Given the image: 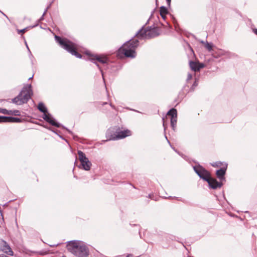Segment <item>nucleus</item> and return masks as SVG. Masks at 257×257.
<instances>
[{"mask_svg":"<svg viewBox=\"0 0 257 257\" xmlns=\"http://www.w3.org/2000/svg\"><path fill=\"white\" fill-rule=\"evenodd\" d=\"M69 252L77 257H87L89 254V249L84 242L73 240L69 241L67 245Z\"/></svg>","mask_w":257,"mask_h":257,"instance_id":"f257e3e1","label":"nucleus"},{"mask_svg":"<svg viewBox=\"0 0 257 257\" xmlns=\"http://www.w3.org/2000/svg\"><path fill=\"white\" fill-rule=\"evenodd\" d=\"M138 40H130L125 43L119 48L118 52L123 54L125 57L131 58H134L136 57V50L139 46Z\"/></svg>","mask_w":257,"mask_h":257,"instance_id":"f03ea898","label":"nucleus"},{"mask_svg":"<svg viewBox=\"0 0 257 257\" xmlns=\"http://www.w3.org/2000/svg\"><path fill=\"white\" fill-rule=\"evenodd\" d=\"M32 94L33 91L31 85H26L23 87L20 94L12 99V101L17 105H22L27 103L31 98Z\"/></svg>","mask_w":257,"mask_h":257,"instance_id":"7ed1b4c3","label":"nucleus"},{"mask_svg":"<svg viewBox=\"0 0 257 257\" xmlns=\"http://www.w3.org/2000/svg\"><path fill=\"white\" fill-rule=\"evenodd\" d=\"M55 40L59 44L60 46L63 49L67 50L68 52L72 55L76 56L77 58H81V55L78 53L76 51V45L67 39H62L60 37L55 36Z\"/></svg>","mask_w":257,"mask_h":257,"instance_id":"20e7f679","label":"nucleus"},{"mask_svg":"<svg viewBox=\"0 0 257 257\" xmlns=\"http://www.w3.org/2000/svg\"><path fill=\"white\" fill-rule=\"evenodd\" d=\"M159 30L155 27H150L144 29L142 28L136 34V36L140 39H150L158 36Z\"/></svg>","mask_w":257,"mask_h":257,"instance_id":"39448f33","label":"nucleus"},{"mask_svg":"<svg viewBox=\"0 0 257 257\" xmlns=\"http://www.w3.org/2000/svg\"><path fill=\"white\" fill-rule=\"evenodd\" d=\"M78 155L83 169L86 171L89 170L91 166V163L86 157L85 154L81 151H78Z\"/></svg>","mask_w":257,"mask_h":257,"instance_id":"423d86ee","label":"nucleus"},{"mask_svg":"<svg viewBox=\"0 0 257 257\" xmlns=\"http://www.w3.org/2000/svg\"><path fill=\"white\" fill-rule=\"evenodd\" d=\"M195 172L202 179L207 181L210 177V174L208 171L200 166H196L193 167Z\"/></svg>","mask_w":257,"mask_h":257,"instance_id":"0eeeda50","label":"nucleus"},{"mask_svg":"<svg viewBox=\"0 0 257 257\" xmlns=\"http://www.w3.org/2000/svg\"><path fill=\"white\" fill-rule=\"evenodd\" d=\"M90 60L93 63L95 64L99 68V66L97 62H100L102 64L107 63L108 62L107 58L103 55H92L90 56Z\"/></svg>","mask_w":257,"mask_h":257,"instance_id":"6e6552de","label":"nucleus"},{"mask_svg":"<svg viewBox=\"0 0 257 257\" xmlns=\"http://www.w3.org/2000/svg\"><path fill=\"white\" fill-rule=\"evenodd\" d=\"M0 250L9 255H14V252L9 244L3 239H0Z\"/></svg>","mask_w":257,"mask_h":257,"instance_id":"1a4fd4ad","label":"nucleus"},{"mask_svg":"<svg viewBox=\"0 0 257 257\" xmlns=\"http://www.w3.org/2000/svg\"><path fill=\"white\" fill-rule=\"evenodd\" d=\"M131 135V132L128 130H125L122 131H120L117 133V135L112 137L110 138V140H118L124 138L126 137L130 136Z\"/></svg>","mask_w":257,"mask_h":257,"instance_id":"9d476101","label":"nucleus"},{"mask_svg":"<svg viewBox=\"0 0 257 257\" xmlns=\"http://www.w3.org/2000/svg\"><path fill=\"white\" fill-rule=\"evenodd\" d=\"M189 65L191 69L194 71H198L204 67V64L195 61H190Z\"/></svg>","mask_w":257,"mask_h":257,"instance_id":"9b49d317","label":"nucleus"},{"mask_svg":"<svg viewBox=\"0 0 257 257\" xmlns=\"http://www.w3.org/2000/svg\"><path fill=\"white\" fill-rule=\"evenodd\" d=\"M207 182L210 187L213 189L220 188L222 185L221 183L218 182L215 179L212 178L211 177L207 181Z\"/></svg>","mask_w":257,"mask_h":257,"instance_id":"f8f14e48","label":"nucleus"},{"mask_svg":"<svg viewBox=\"0 0 257 257\" xmlns=\"http://www.w3.org/2000/svg\"><path fill=\"white\" fill-rule=\"evenodd\" d=\"M21 119L14 117H8L0 116V122H20Z\"/></svg>","mask_w":257,"mask_h":257,"instance_id":"ddd939ff","label":"nucleus"},{"mask_svg":"<svg viewBox=\"0 0 257 257\" xmlns=\"http://www.w3.org/2000/svg\"><path fill=\"white\" fill-rule=\"evenodd\" d=\"M227 168V165L226 164H224L223 167L220 169L219 170H217L216 174L218 179L221 181L223 180L224 175H225L226 170Z\"/></svg>","mask_w":257,"mask_h":257,"instance_id":"4468645a","label":"nucleus"},{"mask_svg":"<svg viewBox=\"0 0 257 257\" xmlns=\"http://www.w3.org/2000/svg\"><path fill=\"white\" fill-rule=\"evenodd\" d=\"M43 118L51 124L58 127H60V124L55 122L49 114H47V112L44 113Z\"/></svg>","mask_w":257,"mask_h":257,"instance_id":"2eb2a0df","label":"nucleus"},{"mask_svg":"<svg viewBox=\"0 0 257 257\" xmlns=\"http://www.w3.org/2000/svg\"><path fill=\"white\" fill-rule=\"evenodd\" d=\"M38 108L42 112H47V110L45 105L43 103H39L38 104Z\"/></svg>","mask_w":257,"mask_h":257,"instance_id":"dca6fc26","label":"nucleus"},{"mask_svg":"<svg viewBox=\"0 0 257 257\" xmlns=\"http://www.w3.org/2000/svg\"><path fill=\"white\" fill-rule=\"evenodd\" d=\"M168 115H170L172 117L176 116H177V110L175 108H172L170 109L167 113Z\"/></svg>","mask_w":257,"mask_h":257,"instance_id":"f3484780","label":"nucleus"},{"mask_svg":"<svg viewBox=\"0 0 257 257\" xmlns=\"http://www.w3.org/2000/svg\"><path fill=\"white\" fill-rule=\"evenodd\" d=\"M168 10L165 7L162 6L160 7V15H166L168 14Z\"/></svg>","mask_w":257,"mask_h":257,"instance_id":"a211bd4d","label":"nucleus"},{"mask_svg":"<svg viewBox=\"0 0 257 257\" xmlns=\"http://www.w3.org/2000/svg\"><path fill=\"white\" fill-rule=\"evenodd\" d=\"M227 53H228V52H226V51H225L224 50H220L219 52L217 54L216 56L215 55V54H213V55H214V57L215 58H218V57H220L221 56L226 55Z\"/></svg>","mask_w":257,"mask_h":257,"instance_id":"6ab92c4d","label":"nucleus"},{"mask_svg":"<svg viewBox=\"0 0 257 257\" xmlns=\"http://www.w3.org/2000/svg\"><path fill=\"white\" fill-rule=\"evenodd\" d=\"M177 116H174V117H171V125L172 126V127L174 128L175 127V126H176V123H177Z\"/></svg>","mask_w":257,"mask_h":257,"instance_id":"aec40b11","label":"nucleus"},{"mask_svg":"<svg viewBox=\"0 0 257 257\" xmlns=\"http://www.w3.org/2000/svg\"><path fill=\"white\" fill-rule=\"evenodd\" d=\"M205 48L207 49L209 52H211L212 50L213 45L212 43H209L207 42H206L205 45L204 46Z\"/></svg>","mask_w":257,"mask_h":257,"instance_id":"412c9836","label":"nucleus"},{"mask_svg":"<svg viewBox=\"0 0 257 257\" xmlns=\"http://www.w3.org/2000/svg\"><path fill=\"white\" fill-rule=\"evenodd\" d=\"M21 115V112L18 110H13V115L15 116H20Z\"/></svg>","mask_w":257,"mask_h":257,"instance_id":"4be33fe9","label":"nucleus"},{"mask_svg":"<svg viewBox=\"0 0 257 257\" xmlns=\"http://www.w3.org/2000/svg\"><path fill=\"white\" fill-rule=\"evenodd\" d=\"M50 6H51V4L49 5V6L47 7V8H46V9L45 10L42 16L41 17V18H40V20L41 21L43 19V18H44V15L46 14V13H47L48 10L49 9V8L50 7Z\"/></svg>","mask_w":257,"mask_h":257,"instance_id":"5701e85b","label":"nucleus"},{"mask_svg":"<svg viewBox=\"0 0 257 257\" xmlns=\"http://www.w3.org/2000/svg\"><path fill=\"white\" fill-rule=\"evenodd\" d=\"M0 112L5 114H8V110L4 108H1L0 109Z\"/></svg>","mask_w":257,"mask_h":257,"instance_id":"b1692460","label":"nucleus"},{"mask_svg":"<svg viewBox=\"0 0 257 257\" xmlns=\"http://www.w3.org/2000/svg\"><path fill=\"white\" fill-rule=\"evenodd\" d=\"M221 165H222V163L221 162H216L212 164V166L213 167H219Z\"/></svg>","mask_w":257,"mask_h":257,"instance_id":"393cba45","label":"nucleus"},{"mask_svg":"<svg viewBox=\"0 0 257 257\" xmlns=\"http://www.w3.org/2000/svg\"><path fill=\"white\" fill-rule=\"evenodd\" d=\"M29 27H27V28H26L25 29H23L22 30H21L20 31H19V33H24V32H25L27 29L29 28Z\"/></svg>","mask_w":257,"mask_h":257,"instance_id":"a878e982","label":"nucleus"},{"mask_svg":"<svg viewBox=\"0 0 257 257\" xmlns=\"http://www.w3.org/2000/svg\"><path fill=\"white\" fill-rule=\"evenodd\" d=\"M8 115H13V110H8Z\"/></svg>","mask_w":257,"mask_h":257,"instance_id":"bb28decb","label":"nucleus"},{"mask_svg":"<svg viewBox=\"0 0 257 257\" xmlns=\"http://www.w3.org/2000/svg\"><path fill=\"white\" fill-rule=\"evenodd\" d=\"M25 44H26V47H27V49H28V50L29 52H30V54H31V55H32V54H31V51H30V49H29V47H28V45H27V43L26 41H25Z\"/></svg>","mask_w":257,"mask_h":257,"instance_id":"cd10ccee","label":"nucleus"},{"mask_svg":"<svg viewBox=\"0 0 257 257\" xmlns=\"http://www.w3.org/2000/svg\"><path fill=\"white\" fill-rule=\"evenodd\" d=\"M167 4L169 6H170L171 0H166Z\"/></svg>","mask_w":257,"mask_h":257,"instance_id":"c85d7f7f","label":"nucleus"},{"mask_svg":"<svg viewBox=\"0 0 257 257\" xmlns=\"http://www.w3.org/2000/svg\"><path fill=\"white\" fill-rule=\"evenodd\" d=\"M199 42H200V43H201V44H204V46L205 45V43H206V42H204V41H203V40H200V41H199Z\"/></svg>","mask_w":257,"mask_h":257,"instance_id":"c756f323","label":"nucleus"},{"mask_svg":"<svg viewBox=\"0 0 257 257\" xmlns=\"http://www.w3.org/2000/svg\"><path fill=\"white\" fill-rule=\"evenodd\" d=\"M161 16L162 17V18L165 20L166 19V15H161Z\"/></svg>","mask_w":257,"mask_h":257,"instance_id":"7c9ffc66","label":"nucleus"},{"mask_svg":"<svg viewBox=\"0 0 257 257\" xmlns=\"http://www.w3.org/2000/svg\"><path fill=\"white\" fill-rule=\"evenodd\" d=\"M253 32H254L256 35H257V29H254L253 30Z\"/></svg>","mask_w":257,"mask_h":257,"instance_id":"2f4dec72","label":"nucleus"},{"mask_svg":"<svg viewBox=\"0 0 257 257\" xmlns=\"http://www.w3.org/2000/svg\"><path fill=\"white\" fill-rule=\"evenodd\" d=\"M0 257H8L7 256L4 254H0Z\"/></svg>","mask_w":257,"mask_h":257,"instance_id":"473e14b6","label":"nucleus"},{"mask_svg":"<svg viewBox=\"0 0 257 257\" xmlns=\"http://www.w3.org/2000/svg\"><path fill=\"white\" fill-rule=\"evenodd\" d=\"M32 78H33V76L29 77V78L28 79V80H31L32 79Z\"/></svg>","mask_w":257,"mask_h":257,"instance_id":"72a5a7b5","label":"nucleus"},{"mask_svg":"<svg viewBox=\"0 0 257 257\" xmlns=\"http://www.w3.org/2000/svg\"><path fill=\"white\" fill-rule=\"evenodd\" d=\"M102 76H103V74L102 73ZM103 77V76H102ZM103 80H104V78H103Z\"/></svg>","mask_w":257,"mask_h":257,"instance_id":"f704fd0d","label":"nucleus"},{"mask_svg":"<svg viewBox=\"0 0 257 257\" xmlns=\"http://www.w3.org/2000/svg\"><path fill=\"white\" fill-rule=\"evenodd\" d=\"M106 103H103L102 105H104V104H106Z\"/></svg>","mask_w":257,"mask_h":257,"instance_id":"c9c22d12","label":"nucleus"},{"mask_svg":"<svg viewBox=\"0 0 257 257\" xmlns=\"http://www.w3.org/2000/svg\"><path fill=\"white\" fill-rule=\"evenodd\" d=\"M127 257H129L128 255Z\"/></svg>","mask_w":257,"mask_h":257,"instance_id":"e433bc0d","label":"nucleus"}]
</instances>
